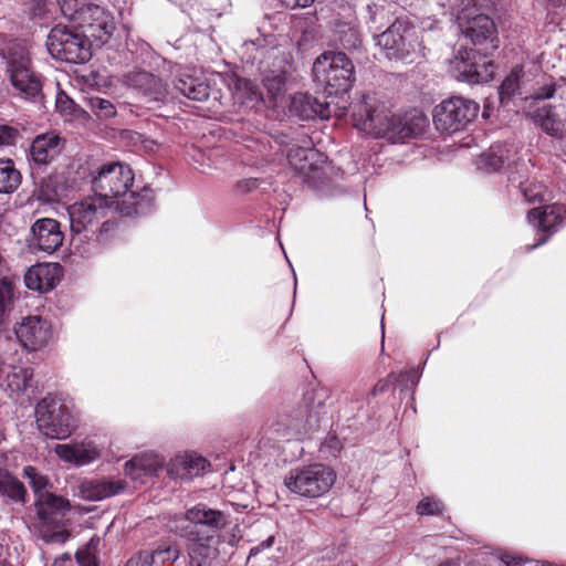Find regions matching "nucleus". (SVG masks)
Listing matches in <instances>:
<instances>
[{
  "mask_svg": "<svg viewBox=\"0 0 566 566\" xmlns=\"http://www.w3.org/2000/svg\"><path fill=\"white\" fill-rule=\"evenodd\" d=\"M462 33L475 49L461 48L457 52L451 61L453 77L470 84L491 81L496 67L486 57L499 48V38L493 20L486 14H476L467 20Z\"/></svg>",
  "mask_w": 566,
  "mask_h": 566,
  "instance_id": "1",
  "label": "nucleus"
},
{
  "mask_svg": "<svg viewBox=\"0 0 566 566\" xmlns=\"http://www.w3.org/2000/svg\"><path fill=\"white\" fill-rule=\"evenodd\" d=\"M355 127L375 138L391 143L421 135L428 127L427 116L419 109L403 115L394 114L384 103L365 97L353 114Z\"/></svg>",
  "mask_w": 566,
  "mask_h": 566,
  "instance_id": "2",
  "label": "nucleus"
},
{
  "mask_svg": "<svg viewBox=\"0 0 566 566\" xmlns=\"http://www.w3.org/2000/svg\"><path fill=\"white\" fill-rule=\"evenodd\" d=\"M226 524L227 515L206 504L200 503L186 511L175 533L186 541L188 566H212L219 555L217 533Z\"/></svg>",
  "mask_w": 566,
  "mask_h": 566,
  "instance_id": "3",
  "label": "nucleus"
},
{
  "mask_svg": "<svg viewBox=\"0 0 566 566\" xmlns=\"http://www.w3.org/2000/svg\"><path fill=\"white\" fill-rule=\"evenodd\" d=\"M134 182L135 175L128 164L108 160V212L132 218L145 216L153 210L150 191L139 192L134 188Z\"/></svg>",
  "mask_w": 566,
  "mask_h": 566,
  "instance_id": "4",
  "label": "nucleus"
},
{
  "mask_svg": "<svg viewBox=\"0 0 566 566\" xmlns=\"http://www.w3.org/2000/svg\"><path fill=\"white\" fill-rule=\"evenodd\" d=\"M23 475L28 479L31 488L38 496L35 502L40 537L46 543H64L69 533L61 528L64 512L70 510V502L50 492H44L49 484L45 475L41 474L34 467L28 465L23 469Z\"/></svg>",
  "mask_w": 566,
  "mask_h": 566,
  "instance_id": "5",
  "label": "nucleus"
},
{
  "mask_svg": "<svg viewBox=\"0 0 566 566\" xmlns=\"http://www.w3.org/2000/svg\"><path fill=\"white\" fill-rule=\"evenodd\" d=\"M325 396L319 391H306L293 411L285 419L270 424L262 438L264 444L268 442L289 441L293 437H300L316 430L327 413Z\"/></svg>",
  "mask_w": 566,
  "mask_h": 566,
  "instance_id": "6",
  "label": "nucleus"
},
{
  "mask_svg": "<svg viewBox=\"0 0 566 566\" xmlns=\"http://www.w3.org/2000/svg\"><path fill=\"white\" fill-rule=\"evenodd\" d=\"M312 72L328 95L347 93L356 80L355 66L343 52H324L315 60Z\"/></svg>",
  "mask_w": 566,
  "mask_h": 566,
  "instance_id": "7",
  "label": "nucleus"
},
{
  "mask_svg": "<svg viewBox=\"0 0 566 566\" xmlns=\"http://www.w3.org/2000/svg\"><path fill=\"white\" fill-rule=\"evenodd\" d=\"M335 482V470L319 462L292 468L284 478L285 488L305 499H318L325 495Z\"/></svg>",
  "mask_w": 566,
  "mask_h": 566,
  "instance_id": "8",
  "label": "nucleus"
},
{
  "mask_svg": "<svg viewBox=\"0 0 566 566\" xmlns=\"http://www.w3.org/2000/svg\"><path fill=\"white\" fill-rule=\"evenodd\" d=\"M376 44L389 60L413 62L423 55L422 42L409 21L396 19L387 30L376 36Z\"/></svg>",
  "mask_w": 566,
  "mask_h": 566,
  "instance_id": "9",
  "label": "nucleus"
},
{
  "mask_svg": "<svg viewBox=\"0 0 566 566\" xmlns=\"http://www.w3.org/2000/svg\"><path fill=\"white\" fill-rule=\"evenodd\" d=\"M36 426L46 438L63 440L77 427L71 409L53 397H44L35 407Z\"/></svg>",
  "mask_w": 566,
  "mask_h": 566,
  "instance_id": "10",
  "label": "nucleus"
},
{
  "mask_svg": "<svg viewBox=\"0 0 566 566\" xmlns=\"http://www.w3.org/2000/svg\"><path fill=\"white\" fill-rule=\"evenodd\" d=\"M46 46L54 59L67 63H85L92 57V44L87 36L63 24L50 31Z\"/></svg>",
  "mask_w": 566,
  "mask_h": 566,
  "instance_id": "11",
  "label": "nucleus"
},
{
  "mask_svg": "<svg viewBox=\"0 0 566 566\" xmlns=\"http://www.w3.org/2000/svg\"><path fill=\"white\" fill-rule=\"evenodd\" d=\"M479 111L476 102L451 96L433 108V124L440 133L453 134L465 129L478 117Z\"/></svg>",
  "mask_w": 566,
  "mask_h": 566,
  "instance_id": "12",
  "label": "nucleus"
},
{
  "mask_svg": "<svg viewBox=\"0 0 566 566\" xmlns=\"http://www.w3.org/2000/svg\"><path fill=\"white\" fill-rule=\"evenodd\" d=\"M71 229L75 233L98 230L106 226V195L95 192L69 207Z\"/></svg>",
  "mask_w": 566,
  "mask_h": 566,
  "instance_id": "13",
  "label": "nucleus"
},
{
  "mask_svg": "<svg viewBox=\"0 0 566 566\" xmlns=\"http://www.w3.org/2000/svg\"><path fill=\"white\" fill-rule=\"evenodd\" d=\"M10 81L18 94L25 99H34L42 92L40 76L31 69L30 57L24 52L10 53L7 61Z\"/></svg>",
  "mask_w": 566,
  "mask_h": 566,
  "instance_id": "14",
  "label": "nucleus"
},
{
  "mask_svg": "<svg viewBox=\"0 0 566 566\" xmlns=\"http://www.w3.org/2000/svg\"><path fill=\"white\" fill-rule=\"evenodd\" d=\"M315 156L322 154H318L310 142H304V145L293 144L286 150L289 164L302 178V182L310 188L319 189L326 178L322 169L313 165L312 159Z\"/></svg>",
  "mask_w": 566,
  "mask_h": 566,
  "instance_id": "15",
  "label": "nucleus"
},
{
  "mask_svg": "<svg viewBox=\"0 0 566 566\" xmlns=\"http://www.w3.org/2000/svg\"><path fill=\"white\" fill-rule=\"evenodd\" d=\"M20 344L28 350H39L45 347L52 336L48 321L40 316L23 317L14 327Z\"/></svg>",
  "mask_w": 566,
  "mask_h": 566,
  "instance_id": "16",
  "label": "nucleus"
},
{
  "mask_svg": "<svg viewBox=\"0 0 566 566\" xmlns=\"http://www.w3.org/2000/svg\"><path fill=\"white\" fill-rule=\"evenodd\" d=\"M123 83L135 91L146 104L166 101L167 92L163 82L149 72H130L124 75Z\"/></svg>",
  "mask_w": 566,
  "mask_h": 566,
  "instance_id": "17",
  "label": "nucleus"
},
{
  "mask_svg": "<svg viewBox=\"0 0 566 566\" xmlns=\"http://www.w3.org/2000/svg\"><path fill=\"white\" fill-rule=\"evenodd\" d=\"M527 221L537 229V231L543 233L535 244L526 248L527 251H532L546 243L548 238L563 224V208L560 206L551 205L545 206L541 211L533 209L527 213Z\"/></svg>",
  "mask_w": 566,
  "mask_h": 566,
  "instance_id": "18",
  "label": "nucleus"
},
{
  "mask_svg": "<svg viewBox=\"0 0 566 566\" xmlns=\"http://www.w3.org/2000/svg\"><path fill=\"white\" fill-rule=\"evenodd\" d=\"M31 234L32 247L46 253L56 251L64 240L60 222L52 218L38 219L31 227Z\"/></svg>",
  "mask_w": 566,
  "mask_h": 566,
  "instance_id": "19",
  "label": "nucleus"
},
{
  "mask_svg": "<svg viewBox=\"0 0 566 566\" xmlns=\"http://www.w3.org/2000/svg\"><path fill=\"white\" fill-rule=\"evenodd\" d=\"M65 144L66 140L54 130L40 134L32 140L30 158L36 165L46 166L62 153Z\"/></svg>",
  "mask_w": 566,
  "mask_h": 566,
  "instance_id": "20",
  "label": "nucleus"
},
{
  "mask_svg": "<svg viewBox=\"0 0 566 566\" xmlns=\"http://www.w3.org/2000/svg\"><path fill=\"white\" fill-rule=\"evenodd\" d=\"M209 462L196 452H185L175 455L166 464V471L172 480H190L201 475Z\"/></svg>",
  "mask_w": 566,
  "mask_h": 566,
  "instance_id": "21",
  "label": "nucleus"
},
{
  "mask_svg": "<svg viewBox=\"0 0 566 566\" xmlns=\"http://www.w3.org/2000/svg\"><path fill=\"white\" fill-rule=\"evenodd\" d=\"M62 275L63 269L59 263H41L27 271L24 283L28 289L44 293L54 289Z\"/></svg>",
  "mask_w": 566,
  "mask_h": 566,
  "instance_id": "22",
  "label": "nucleus"
},
{
  "mask_svg": "<svg viewBox=\"0 0 566 566\" xmlns=\"http://www.w3.org/2000/svg\"><path fill=\"white\" fill-rule=\"evenodd\" d=\"M290 112L303 120L331 117L329 103L308 93H295L291 99Z\"/></svg>",
  "mask_w": 566,
  "mask_h": 566,
  "instance_id": "23",
  "label": "nucleus"
},
{
  "mask_svg": "<svg viewBox=\"0 0 566 566\" xmlns=\"http://www.w3.org/2000/svg\"><path fill=\"white\" fill-rule=\"evenodd\" d=\"M164 468L165 460L159 454L142 453L125 463V473L134 481L146 483Z\"/></svg>",
  "mask_w": 566,
  "mask_h": 566,
  "instance_id": "24",
  "label": "nucleus"
},
{
  "mask_svg": "<svg viewBox=\"0 0 566 566\" xmlns=\"http://www.w3.org/2000/svg\"><path fill=\"white\" fill-rule=\"evenodd\" d=\"M54 451L63 461L74 463L76 465L93 462L101 455V449H98L92 441H83L72 444H56Z\"/></svg>",
  "mask_w": 566,
  "mask_h": 566,
  "instance_id": "25",
  "label": "nucleus"
},
{
  "mask_svg": "<svg viewBox=\"0 0 566 566\" xmlns=\"http://www.w3.org/2000/svg\"><path fill=\"white\" fill-rule=\"evenodd\" d=\"M32 377L33 370L31 368L10 366L2 386L10 397L18 400L27 396V399L30 401L32 396L29 394V390L32 388Z\"/></svg>",
  "mask_w": 566,
  "mask_h": 566,
  "instance_id": "26",
  "label": "nucleus"
},
{
  "mask_svg": "<svg viewBox=\"0 0 566 566\" xmlns=\"http://www.w3.org/2000/svg\"><path fill=\"white\" fill-rule=\"evenodd\" d=\"M175 87L187 98L205 102L210 96V86L203 80L182 73L175 82Z\"/></svg>",
  "mask_w": 566,
  "mask_h": 566,
  "instance_id": "27",
  "label": "nucleus"
},
{
  "mask_svg": "<svg viewBox=\"0 0 566 566\" xmlns=\"http://www.w3.org/2000/svg\"><path fill=\"white\" fill-rule=\"evenodd\" d=\"M524 84L523 67L521 65L513 66L499 88L501 103L505 104L516 96L527 99V96H524Z\"/></svg>",
  "mask_w": 566,
  "mask_h": 566,
  "instance_id": "28",
  "label": "nucleus"
},
{
  "mask_svg": "<svg viewBox=\"0 0 566 566\" xmlns=\"http://www.w3.org/2000/svg\"><path fill=\"white\" fill-rule=\"evenodd\" d=\"M531 117L547 135L556 138L562 137L563 123L559 119L555 107L545 104L534 109L531 113Z\"/></svg>",
  "mask_w": 566,
  "mask_h": 566,
  "instance_id": "29",
  "label": "nucleus"
},
{
  "mask_svg": "<svg viewBox=\"0 0 566 566\" xmlns=\"http://www.w3.org/2000/svg\"><path fill=\"white\" fill-rule=\"evenodd\" d=\"M269 103L276 106L287 91V73L285 71H270L263 77Z\"/></svg>",
  "mask_w": 566,
  "mask_h": 566,
  "instance_id": "30",
  "label": "nucleus"
},
{
  "mask_svg": "<svg viewBox=\"0 0 566 566\" xmlns=\"http://www.w3.org/2000/svg\"><path fill=\"white\" fill-rule=\"evenodd\" d=\"M18 298V290L13 277L0 279V328L7 322Z\"/></svg>",
  "mask_w": 566,
  "mask_h": 566,
  "instance_id": "31",
  "label": "nucleus"
},
{
  "mask_svg": "<svg viewBox=\"0 0 566 566\" xmlns=\"http://www.w3.org/2000/svg\"><path fill=\"white\" fill-rule=\"evenodd\" d=\"M61 12L64 17L71 20H77L78 18H86L90 10H94L95 13H102V7L93 3L91 0H57Z\"/></svg>",
  "mask_w": 566,
  "mask_h": 566,
  "instance_id": "32",
  "label": "nucleus"
},
{
  "mask_svg": "<svg viewBox=\"0 0 566 566\" xmlns=\"http://www.w3.org/2000/svg\"><path fill=\"white\" fill-rule=\"evenodd\" d=\"M507 150L503 145H492L486 151L482 153L478 159V169L493 172L503 167L507 160Z\"/></svg>",
  "mask_w": 566,
  "mask_h": 566,
  "instance_id": "33",
  "label": "nucleus"
},
{
  "mask_svg": "<svg viewBox=\"0 0 566 566\" xmlns=\"http://www.w3.org/2000/svg\"><path fill=\"white\" fill-rule=\"evenodd\" d=\"M21 184V174L10 159H0V192L11 193Z\"/></svg>",
  "mask_w": 566,
  "mask_h": 566,
  "instance_id": "34",
  "label": "nucleus"
},
{
  "mask_svg": "<svg viewBox=\"0 0 566 566\" xmlns=\"http://www.w3.org/2000/svg\"><path fill=\"white\" fill-rule=\"evenodd\" d=\"M0 494L15 502H24L27 490L17 478L0 470Z\"/></svg>",
  "mask_w": 566,
  "mask_h": 566,
  "instance_id": "35",
  "label": "nucleus"
},
{
  "mask_svg": "<svg viewBox=\"0 0 566 566\" xmlns=\"http://www.w3.org/2000/svg\"><path fill=\"white\" fill-rule=\"evenodd\" d=\"M74 496L87 501H98L106 496V483L97 480H85L74 490Z\"/></svg>",
  "mask_w": 566,
  "mask_h": 566,
  "instance_id": "36",
  "label": "nucleus"
},
{
  "mask_svg": "<svg viewBox=\"0 0 566 566\" xmlns=\"http://www.w3.org/2000/svg\"><path fill=\"white\" fill-rule=\"evenodd\" d=\"M143 142V136L130 129H118L108 126V144L119 148L135 147Z\"/></svg>",
  "mask_w": 566,
  "mask_h": 566,
  "instance_id": "37",
  "label": "nucleus"
},
{
  "mask_svg": "<svg viewBox=\"0 0 566 566\" xmlns=\"http://www.w3.org/2000/svg\"><path fill=\"white\" fill-rule=\"evenodd\" d=\"M337 34L339 43L346 50L357 49L361 43L358 29L350 23L338 25Z\"/></svg>",
  "mask_w": 566,
  "mask_h": 566,
  "instance_id": "38",
  "label": "nucleus"
},
{
  "mask_svg": "<svg viewBox=\"0 0 566 566\" xmlns=\"http://www.w3.org/2000/svg\"><path fill=\"white\" fill-rule=\"evenodd\" d=\"M83 84V92L91 93H105L106 76L99 71H90L81 76Z\"/></svg>",
  "mask_w": 566,
  "mask_h": 566,
  "instance_id": "39",
  "label": "nucleus"
},
{
  "mask_svg": "<svg viewBox=\"0 0 566 566\" xmlns=\"http://www.w3.org/2000/svg\"><path fill=\"white\" fill-rule=\"evenodd\" d=\"M239 92L241 94L242 103L250 107H254L264 101L259 87L251 81L241 82L239 85Z\"/></svg>",
  "mask_w": 566,
  "mask_h": 566,
  "instance_id": "40",
  "label": "nucleus"
},
{
  "mask_svg": "<svg viewBox=\"0 0 566 566\" xmlns=\"http://www.w3.org/2000/svg\"><path fill=\"white\" fill-rule=\"evenodd\" d=\"M518 188L527 203H536L544 200L545 187L542 184L520 182Z\"/></svg>",
  "mask_w": 566,
  "mask_h": 566,
  "instance_id": "41",
  "label": "nucleus"
},
{
  "mask_svg": "<svg viewBox=\"0 0 566 566\" xmlns=\"http://www.w3.org/2000/svg\"><path fill=\"white\" fill-rule=\"evenodd\" d=\"M443 503L434 496L423 497L417 505V513L419 515H439L443 512Z\"/></svg>",
  "mask_w": 566,
  "mask_h": 566,
  "instance_id": "42",
  "label": "nucleus"
},
{
  "mask_svg": "<svg viewBox=\"0 0 566 566\" xmlns=\"http://www.w3.org/2000/svg\"><path fill=\"white\" fill-rule=\"evenodd\" d=\"M148 552L149 555L154 556V566L165 564L168 560L175 562L180 556V552L176 546L158 547Z\"/></svg>",
  "mask_w": 566,
  "mask_h": 566,
  "instance_id": "43",
  "label": "nucleus"
},
{
  "mask_svg": "<svg viewBox=\"0 0 566 566\" xmlns=\"http://www.w3.org/2000/svg\"><path fill=\"white\" fill-rule=\"evenodd\" d=\"M104 14H105L104 8H102L101 14L95 13L94 10H90V13L86 14V18L88 20H85L84 18H78L77 20L87 24L91 35L96 36L95 28L99 29L101 31H104L106 28V21L104 20Z\"/></svg>",
  "mask_w": 566,
  "mask_h": 566,
  "instance_id": "44",
  "label": "nucleus"
},
{
  "mask_svg": "<svg viewBox=\"0 0 566 566\" xmlns=\"http://www.w3.org/2000/svg\"><path fill=\"white\" fill-rule=\"evenodd\" d=\"M56 107L65 114H78L76 115L77 117L81 115L87 117V113L83 109H76L75 103L71 98H69V96L64 93H60L57 95Z\"/></svg>",
  "mask_w": 566,
  "mask_h": 566,
  "instance_id": "45",
  "label": "nucleus"
},
{
  "mask_svg": "<svg viewBox=\"0 0 566 566\" xmlns=\"http://www.w3.org/2000/svg\"><path fill=\"white\" fill-rule=\"evenodd\" d=\"M420 375L416 369H410L405 373L396 374V382H399L406 389H412L417 386Z\"/></svg>",
  "mask_w": 566,
  "mask_h": 566,
  "instance_id": "46",
  "label": "nucleus"
},
{
  "mask_svg": "<svg viewBox=\"0 0 566 566\" xmlns=\"http://www.w3.org/2000/svg\"><path fill=\"white\" fill-rule=\"evenodd\" d=\"M76 559L81 566H96L95 545L93 541H91L85 549L76 554Z\"/></svg>",
  "mask_w": 566,
  "mask_h": 566,
  "instance_id": "47",
  "label": "nucleus"
},
{
  "mask_svg": "<svg viewBox=\"0 0 566 566\" xmlns=\"http://www.w3.org/2000/svg\"><path fill=\"white\" fill-rule=\"evenodd\" d=\"M262 184H264V179L244 178L235 184V191L245 195L258 189Z\"/></svg>",
  "mask_w": 566,
  "mask_h": 566,
  "instance_id": "48",
  "label": "nucleus"
},
{
  "mask_svg": "<svg viewBox=\"0 0 566 566\" xmlns=\"http://www.w3.org/2000/svg\"><path fill=\"white\" fill-rule=\"evenodd\" d=\"M19 137V130L8 125H0V146L13 145Z\"/></svg>",
  "mask_w": 566,
  "mask_h": 566,
  "instance_id": "49",
  "label": "nucleus"
},
{
  "mask_svg": "<svg viewBox=\"0 0 566 566\" xmlns=\"http://www.w3.org/2000/svg\"><path fill=\"white\" fill-rule=\"evenodd\" d=\"M124 566H154V556L148 551H142L133 555Z\"/></svg>",
  "mask_w": 566,
  "mask_h": 566,
  "instance_id": "50",
  "label": "nucleus"
},
{
  "mask_svg": "<svg viewBox=\"0 0 566 566\" xmlns=\"http://www.w3.org/2000/svg\"><path fill=\"white\" fill-rule=\"evenodd\" d=\"M39 196L44 201H53L57 197L55 187H51V178L43 179L40 184Z\"/></svg>",
  "mask_w": 566,
  "mask_h": 566,
  "instance_id": "51",
  "label": "nucleus"
},
{
  "mask_svg": "<svg viewBox=\"0 0 566 566\" xmlns=\"http://www.w3.org/2000/svg\"><path fill=\"white\" fill-rule=\"evenodd\" d=\"M396 382V374L391 373L386 378L380 379L370 390V395L376 397L380 394L388 391L391 385Z\"/></svg>",
  "mask_w": 566,
  "mask_h": 566,
  "instance_id": "52",
  "label": "nucleus"
},
{
  "mask_svg": "<svg viewBox=\"0 0 566 566\" xmlns=\"http://www.w3.org/2000/svg\"><path fill=\"white\" fill-rule=\"evenodd\" d=\"M105 93H91L86 94L85 101L93 112H102L105 108L106 99L103 97Z\"/></svg>",
  "mask_w": 566,
  "mask_h": 566,
  "instance_id": "53",
  "label": "nucleus"
},
{
  "mask_svg": "<svg viewBox=\"0 0 566 566\" xmlns=\"http://www.w3.org/2000/svg\"><path fill=\"white\" fill-rule=\"evenodd\" d=\"M556 92V85L554 83L545 84L537 88L531 97L535 101H544L552 98L555 95Z\"/></svg>",
  "mask_w": 566,
  "mask_h": 566,
  "instance_id": "54",
  "label": "nucleus"
},
{
  "mask_svg": "<svg viewBox=\"0 0 566 566\" xmlns=\"http://www.w3.org/2000/svg\"><path fill=\"white\" fill-rule=\"evenodd\" d=\"M384 11H385L384 8L376 3H367L366 4V12L368 15V20L373 23H376L378 21V15L384 13Z\"/></svg>",
  "mask_w": 566,
  "mask_h": 566,
  "instance_id": "55",
  "label": "nucleus"
},
{
  "mask_svg": "<svg viewBox=\"0 0 566 566\" xmlns=\"http://www.w3.org/2000/svg\"><path fill=\"white\" fill-rule=\"evenodd\" d=\"M315 0H281L282 4L289 9L307 8L314 3Z\"/></svg>",
  "mask_w": 566,
  "mask_h": 566,
  "instance_id": "56",
  "label": "nucleus"
},
{
  "mask_svg": "<svg viewBox=\"0 0 566 566\" xmlns=\"http://www.w3.org/2000/svg\"><path fill=\"white\" fill-rule=\"evenodd\" d=\"M126 488V483L124 481H111L108 480V486H107V490H108V497L109 496H113V495H117L119 494L120 492H123Z\"/></svg>",
  "mask_w": 566,
  "mask_h": 566,
  "instance_id": "57",
  "label": "nucleus"
},
{
  "mask_svg": "<svg viewBox=\"0 0 566 566\" xmlns=\"http://www.w3.org/2000/svg\"><path fill=\"white\" fill-rule=\"evenodd\" d=\"M274 543V536H269L265 541L261 542L259 545L254 546L250 551V556H254L259 554L260 552L264 551L265 548H269Z\"/></svg>",
  "mask_w": 566,
  "mask_h": 566,
  "instance_id": "58",
  "label": "nucleus"
},
{
  "mask_svg": "<svg viewBox=\"0 0 566 566\" xmlns=\"http://www.w3.org/2000/svg\"><path fill=\"white\" fill-rule=\"evenodd\" d=\"M274 543V536H269L265 541L261 542L259 545L254 546L250 551V556H254L259 554L260 552L264 551L265 548H269Z\"/></svg>",
  "mask_w": 566,
  "mask_h": 566,
  "instance_id": "59",
  "label": "nucleus"
},
{
  "mask_svg": "<svg viewBox=\"0 0 566 566\" xmlns=\"http://www.w3.org/2000/svg\"><path fill=\"white\" fill-rule=\"evenodd\" d=\"M326 444L335 451H339L342 448L339 440L335 436H329L326 439Z\"/></svg>",
  "mask_w": 566,
  "mask_h": 566,
  "instance_id": "60",
  "label": "nucleus"
},
{
  "mask_svg": "<svg viewBox=\"0 0 566 566\" xmlns=\"http://www.w3.org/2000/svg\"><path fill=\"white\" fill-rule=\"evenodd\" d=\"M106 172V166H102L98 170V178L94 179L93 187L96 189L97 187H101V177Z\"/></svg>",
  "mask_w": 566,
  "mask_h": 566,
  "instance_id": "61",
  "label": "nucleus"
},
{
  "mask_svg": "<svg viewBox=\"0 0 566 566\" xmlns=\"http://www.w3.org/2000/svg\"><path fill=\"white\" fill-rule=\"evenodd\" d=\"M107 111H108V118L111 116H115L116 115V109H115V106L111 103H108V107H107Z\"/></svg>",
  "mask_w": 566,
  "mask_h": 566,
  "instance_id": "62",
  "label": "nucleus"
},
{
  "mask_svg": "<svg viewBox=\"0 0 566 566\" xmlns=\"http://www.w3.org/2000/svg\"><path fill=\"white\" fill-rule=\"evenodd\" d=\"M439 566H457V565L450 560H447V562L441 563Z\"/></svg>",
  "mask_w": 566,
  "mask_h": 566,
  "instance_id": "63",
  "label": "nucleus"
},
{
  "mask_svg": "<svg viewBox=\"0 0 566 566\" xmlns=\"http://www.w3.org/2000/svg\"><path fill=\"white\" fill-rule=\"evenodd\" d=\"M381 332H382L381 338L384 340L385 339L384 317L381 318Z\"/></svg>",
  "mask_w": 566,
  "mask_h": 566,
  "instance_id": "64",
  "label": "nucleus"
}]
</instances>
